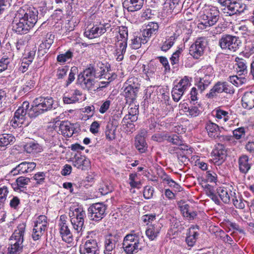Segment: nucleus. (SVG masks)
Instances as JSON below:
<instances>
[{
	"label": "nucleus",
	"mask_w": 254,
	"mask_h": 254,
	"mask_svg": "<svg viewBox=\"0 0 254 254\" xmlns=\"http://www.w3.org/2000/svg\"><path fill=\"white\" fill-rule=\"evenodd\" d=\"M207 44L205 38L200 37L196 39L195 43L190 47L189 53L195 59H198L204 52Z\"/></svg>",
	"instance_id": "obj_14"
},
{
	"label": "nucleus",
	"mask_w": 254,
	"mask_h": 254,
	"mask_svg": "<svg viewBox=\"0 0 254 254\" xmlns=\"http://www.w3.org/2000/svg\"><path fill=\"white\" fill-rule=\"evenodd\" d=\"M9 63L8 58H2L0 60V72L4 71L7 68V65Z\"/></svg>",
	"instance_id": "obj_63"
},
{
	"label": "nucleus",
	"mask_w": 254,
	"mask_h": 254,
	"mask_svg": "<svg viewBox=\"0 0 254 254\" xmlns=\"http://www.w3.org/2000/svg\"><path fill=\"white\" fill-rule=\"evenodd\" d=\"M158 59H159L160 63H161L165 68V70L166 71H169L170 70V67L167 59L166 57L162 56L158 57Z\"/></svg>",
	"instance_id": "obj_61"
},
{
	"label": "nucleus",
	"mask_w": 254,
	"mask_h": 254,
	"mask_svg": "<svg viewBox=\"0 0 254 254\" xmlns=\"http://www.w3.org/2000/svg\"><path fill=\"white\" fill-rule=\"evenodd\" d=\"M234 89L231 85L226 82H217L206 94L208 98H212L216 96L217 94L225 92L229 94H233Z\"/></svg>",
	"instance_id": "obj_15"
},
{
	"label": "nucleus",
	"mask_w": 254,
	"mask_h": 254,
	"mask_svg": "<svg viewBox=\"0 0 254 254\" xmlns=\"http://www.w3.org/2000/svg\"><path fill=\"white\" fill-rule=\"evenodd\" d=\"M167 137V132L156 134L152 136V138L153 140L159 142L166 140Z\"/></svg>",
	"instance_id": "obj_55"
},
{
	"label": "nucleus",
	"mask_w": 254,
	"mask_h": 254,
	"mask_svg": "<svg viewBox=\"0 0 254 254\" xmlns=\"http://www.w3.org/2000/svg\"><path fill=\"white\" fill-rule=\"evenodd\" d=\"M190 85V80L187 76H185L182 78L172 90V96L173 100L176 102H178Z\"/></svg>",
	"instance_id": "obj_13"
},
{
	"label": "nucleus",
	"mask_w": 254,
	"mask_h": 254,
	"mask_svg": "<svg viewBox=\"0 0 254 254\" xmlns=\"http://www.w3.org/2000/svg\"><path fill=\"white\" fill-rule=\"evenodd\" d=\"M119 239L120 237L117 235L110 234L107 235L104 241V254H112Z\"/></svg>",
	"instance_id": "obj_19"
},
{
	"label": "nucleus",
	"mask_w": 254,
	"mask_h": 254,
	"mask_svg": "<svg viewBox=\"0 0 254 254\" xmlns=\"http://www.w3.org/2000/svg\"><path fill=\"white\" fill-rule=\"evenodd\" d=\"M236 70L239 75H245L248 73V62L242 58L236 57L235 59Z\"/></svg>",
	"instance_id": "obj_26"
},
{
	"label": "nucleus",
	"mask_w": 254,
	"mask_h": 254,
	"mask_svg": "<svg viewBox=\"0 0 254 254\" xmlns=\"http://www.w3.org/2000/svg\"><path fill=\"white\" fill-rule=\"evenodd\" d=\"M36 166V163L33 162H23L13 169L11 173L13 175L29 173L35 168Z\"/></svg>",
	"instance_id": "obj_20"
},
{
	"label": "nucleus",
	"mask_w": 254,
	"mask_h": 254,
	"mask_svg": "<svg viewBox=\"0 0 254 254\" xmlns=\"http://www.w3.org/2000/svg\"><path fill=\"white\" fill-rule=\"evenodd\" d=\"M214 112H215V116L218 119H222L225 122H227L229 119L228 112L220 109H217Z\"/></svg>",
	"instance_id": "obj_48"
},
{
	"label": "nucleus",
	"mask_w": 254,
	"mask_h": 254,
	"mask_svg": "<svg viewBox=\"0 0 254 254\" xmlns=\"http://www.w3.org/2000/svg\"><path fill=\"white\" fill-rule=\"evenodd\" d=\"M138 112L137 108H130L129 110L128 114L125 116L123 119V121L125 123H127L128 127H130L132 128L134 126L131 123L134 122L137 120V114Z\"/></svg>",
	"instance_id": "obj_29"
},
{
	"label": "nucleus",
	"mask_w": 254,
	"mask_h": 254,
	"mask_svg": "<svg viewBox=\"0 0 254 254\" xmlns=\"http://www.w3.org/2000/svg\"><path fill=\"white\" fill-rule=\"evenodd\" d=\"M55 36L51 33H48L45 36L44 42H43L40 45L39 51L40 49L43 48H49L50 46L53 44Z\"/></svg>",
	"instance_id": "obj_44"
},
{
	"label": "nucleus",
	"mask_w": 254,
	"mask_h": 254,
	"mask_svg": "<svg viewBox=\"0 0 254 254\" xmlns=\"http://www.w3.org/2000/svg\"><path fill=\"white\" fill-rule=\"evenodd\" d=\"M68 68L67 66H64L59 67L57 72V76L58 79L63 78L66 74Z\"/></svg>",
	"instance_id": "obj_57"
},
{
	"label": "nucleus",
	"mask_w": 254,
	"mask_h": 254,
	"mask_svg": "<svg viewBox=\"0 0 254 254\" xmlns=\"http://www.w3.org/2000/svg\"><path fill=\"white\" fill-rule=\"evenodd\" d=\"M225 7L222 9L223 12L229 15H233L243 12L247 9L246 4L240 0H233L228 1L227 4H222Z\"/></svg>",
	"instance_id": "obj_12"
},
{
	"label": "nucleus",
	"mask_w": 254,
	"mask_h": 254,
	"mask_svg": "<svg viewBox=\"0 0 254 254\" xmlns=\"http://www.w3.org/2000/svg\"><path fill=\"white\" fill-rule=\"evenodd\" d=\"M47 224L48 222L47 221L46 216L45 215H40L37 218L35 221L34 227L46 230Z\"/></svg>",
	"instance_id": "obj_43"
},
{
	"label": "nucleus",
	"mask_w": 254,
	"mask_h": 254,
	"mask_svg": "<svg viewBox=\"0 0 254 254\" xmlns=\"http://www.w3.org/2000/svg\"><path fill=\"white\" fill-rule=\"evenodd\" d=\"M45 178V175L43 172H39L33 176L34 180L37 181L38 184H41L44 183Z\"/></svg>",
	"instance_id": "obj_59"
},
{
	"label": "nucleus",
	"mask_w": 254,
	"mask_h": 254,
	"mask_svg": "<svg viewBox=\"0 0 254 254\" xmlns=\"http://www.w3.org/2000/svg\"><path fill=\"white\" fill-rule=\"evenodd\" d=\"M168 137L166 138V140L169 142L172 143L174 145L180 146V149L181 150H188V146H185L183 145V141L179 135L176 134H171L167 132Z\"/></svg>",
	"instance_id": "obj_33"
},
{
	"label": "nucleus",
	"mask_w": 254,
	"mask_h": 254,
	"mask_svg": "<svg viewBox=\"0 0 254 254\" xmlns=\"http://www.w3.org/2000/svg\"><path fill=\"white\" fill-rule=\"evenodd\" d=\"M60 131L64 136L69 137L73 135L74 128L70 122L64 121L60 124Z\"/></svg>",
	"instance_id": "obj_27"
},
{
	"label": "nucleus",
	"mask_w": 254,
	"mask_h": 254,
	"mask_svg": "<svg viewBox=\"0 0 254 254\" xmlns=\"http://www.w3.org/2000/svg\"><path fill=\"white\" fill-rule=\"evenodd\" d=\"M77 69L76 67H72L70 69V71L69 74L68 80L67 81L66 85H68L70 84L75 79V74Z\"/></svg>",
	"instance_id": "obj_60"
},
{
	"label": "nucleus",
	"mask_w": 254,
	"mask_h": 254,
	"mask_svg": "<svg viewBox=\"0 0 254 254\" xmlns=\"http://www.w3.org/2000/svg\"><path fill=\"white\" fill-rule=\"evenodd\" d=\"M24 148L25 151L28 153L34 154L40 152L42 151L41 146L34 141L26 143L24 146Z\"/></svg>",
	"instance_id": "obj_35"
},
{
	"label": "nucleus",
	"mask_w": 254,
	"mask_h": 254,
	"mask_svg": "<svg viewBox=\"0 0 254 254\" xmlns=\"http://www.w3.org/2000/svg\"><path fill=\"white\" fill-rule=\"evenodd\" d=\"M30 36L27 35H24L20 38H18V40L16 43V49L20 50L22 47L25 45L30 40Z\"/></svg>",
	"instance_id": "obj_51"
},
{
	"label": "nucleus",
	"mask_w": 254,
	"mask_h": 254,
	"mask_svg": "<svg viewBox=\"0 0 254 254\" xmlns=\"http://www.w3.org/2000/svg\"><path fill=\"white\" fill-rule=\"evenodd\" d=\"M176 32L183 31H192L190 23L189 21L179 23L177 25Z\"/></svg>",
	"instance_id": "obj_49"
},
{
	"label": "nucleus",
	"mask_w": 254,
	"mask_h": 254,
	"mask_svg": "<svg viewBox=\"0 0 254 254\" xmlns=\"http://www.w3.org/2000/svg\"><path fill=\"white\" fill-rule=\"evenodd\" d=\"M212 77L209 75H205L203 77L199 78L197 83L195 84L200 92L203 91L211 83Z\"/></svg>",
	"instance_id": "obj_34"
},
{
	"label": "nucleus",
	"mask_w": 254,
	"mask_h": 254,
	"mask_svg": "<svg viewBox=\"0 0 254 254\" xmlns=\"http://www.w3.org/2000/svg\"><path fill=\"white\" fill-rule=\"evenodd\" d=\"M211 155V160L214 164L218 166L221 165L225 161L227 156V152L224 146L220 143L216 145Z\"/></svg>",
	"instance_id": "obj_17"
},
{
	"label": "nucleus",
	"mask_w": 254,
	"mask_h": 254,
	"mask_svg": "<svg viewBox=\"0 0 254 254\" xmlns=\"http://www.w3.org/2000/svg\"><path fill=\"white\" fill-rule=\"evenodd\" d=\"M38 14V10L33 7L24 5L20 7L16 15L19 22L13 26V30L15 32L30 30L37 21Z\"/></svg>",
	"instance_id": "obj_1"
},
{
	"label": "nucleus",
	"mask_w": 254,
	"mask_h": 254,
	"mask_svg": "<svg viewBox=\"0 0 254 254\" xmlns=\"http://www.w3.org/2000/svg\"><path fill=\"white\" fill-rule=\"evenodd\" d=\"M159 25L157 23L150 22L144 25V32H155L158 30Z\"/></svg>",
	"instance_id": "obj_52"
},
{
	"label": "nucleus",
	"mask_w": 254,
	"mask_h": 254,
	"mask_svg": "<svg viewBox=\"0 0 254 254\" xmlns=\"http://www.w3.org/2000/svg\"><path fill=\"white\" fill-rule=\"evenodd\" d=\"M69 216L74 231L76 233L82 232L86 217L85 211L82 208H71L69 210Z\"/></svg>",
	"instance_id": "obj_7"
},
{
	"label": "nucleus",
	"mask_w": 254,
	"mask_h": 254,
	"mask_svg": "<svg viewBox=\"0 0 254 254\" xmlns=\"http://www.w3.org/2000/svg\"><path fill=\"white\" fill-rule=\"evenodd\" d=\"M245 134V129L244 127H239L233 131L234 136L237 139L242 138Z\"/></svg>",
	"instance_id": "obj_58"
},
{
	"label": "nucleus",
	"mask_w": 254,
	"mask_h": 254,
	"mask_svg": "<svg viewBox=\"0 0 254 254\" xmlns=\"http://www.w3.org/2000/svg\"><path fill=\"white\" fill-rule=\"evenodd\" d=\"M152 33H135L133 39L132 40L131 47L134 49L139 48L142 44H145Z\"/></svg>",
	"instance_id": "obj_21"
},
{
	"label": "nucleus",
	"mask_w": 254,
	"mask_h": 254,
	"mask_svg": "<svg viewBox=\"0 0 254 254\" xmlns=\"http://www.w3.org/2000/svg\"><path fill=\"white\" fill-rule=\"evenodd\" d=\"M154 188L151 186H146L144 188L143 196L145 199H150L153 196Z\"/></svg>",
	"instance_id": "obj_54"
},
{
	"label": "nucleus",
	"mask_w": 254,
	"mask_h": 254,
	"mask_svg": "<svg viewBox=\"0 0 254 254\" xmlns=\"http://www.w3.org/2000/svg\"><path fill=\"white\" fill-rule=\"evenodd\" d=\"M54 100L52 97H40L35 99L33 102L31 108V115L35 117L43 114L44 112L53 108Z\"/></svg>",
	"instance_id": "obj_6"
},
{
	"label": "nucleus",
	"mask_w": 254,
	"mask_h": 254,
	"mask_svg": "<svg viewBox=\"0 0 254 254\" xmlns=\"http://www.w3.org/2000/svg\"><path fill=\"white\" fill-rule=\"evenodd\" d=\"M199 234L194 230V228L190 229L186 242L190 247H192L195 243Z\"/></svg>",
	"instance_id": "obj_39"
},
{
	"label": "nucleus",
	"mask_w": 254,
	"mask_h": 254,
	"mask_svg": "<svg viewBox=\"0 0 254 254\" xmlns=\"http://www.w3.org/2000/svg\"><path fill=\"white\" fill-rule=\"evenodd\" d=\"M144 0H125L123 6L128 11L134 12L140 9L144 3Z\"/></svg>",
	"instance_id": "obj_23"
},
{
	"label": "nucleus",
	"mask_w": 254,
	"mask_h": 254,
	"mask_svg": "<svg viewBox=\"0 0 254 254\" xmlns=\"http://www.w3.org/2000/svg\"><path fill=\"white\" fill-rule=\"evenodd\" d=\"M95 234L94 232H91L90 235ZM80 253L81 254H99V249L97 242L92 236H88L85 242L80 246Z\"/></svg>",
	"instance_id": "obj_11"
},
{
	"label": "nucleus",
	"mask_w": 254,
	"mask_h": 254,
	"mask_svg": "<svg viewBox=\"0 0 254 254\" xmlns=\"http://www.w3.org/2000/svg\"><path fill=\"white\" fill-rule=\"evenodd\" d=\"M102 71L104 72L105 69L93 66L89 67L79 74L77 81L83 89L92 90L95 83V78L100 77L102 75Z\"/></svg>",
	"instance_id": "obj_2"
},
{
	"label": "nucleus",
	"mask_w": 254,
	"mask_h": 254,
	"mask_svg": "<svg viewBox=\"0 0 254 254\" xmlns=\"http://www.w3.org/2000/svg\"><path fill=\"white\" fill-rule=\"evenodd\" d=\"M217 193L221 200L225 203H229L231 197L232 193L235 192L228 190L224 187H219L217 189Z\"/></svg>",
	"instance_id": "obj_32"
},
{
	"label": "nucleus",
	"mask_w": 254,
	"mask_h": 254,
	"mask_svg": "<svg viewBox=\"0 0 254 254\" xmlns=\"http://www.w3.org/2000/svg\"><path fill=\"white\" fill-rule=\"evenodd\" d=\"M134 145L135 148L141 153H144L147 150V143L145 140L141 137H135Z\"/></svg>",
	"instance_id": "obj_40"
},
{
	"label": "nucleus",
	"mask_w": 254,
	"mask_h": 254,
	"mask_svg": "<svg viewBox=\"0 0 254 254\" xmlns=\"http://www.w3.org/2000/svg\"><path fill=\"white\" fill-rule=\"evenodd\" d=\"M15 141L14 136L11 134L0 135V150H4L7 145L13 144Z\"/></svg>",
	"instance_id": "obj_30"
},
{
	"label": "nucleus",
	"mask_w": 254,
	"mask_h": 254,
	"mask_svg": "<svg viewBox=\"0 0 254 254\" xmlns=\"http://www.w3.org/2000/svg\"><path fill=\"white\" fill-rule=\"evenodd\" d=\"M143 237L140 232L131 231L127 235L123 241V248L127 254H134L143 247Z\"/></svg>",
	"instance_id": "obj_3"
},
{
	"label": "nucleus",
	"mask_w": 254,
	"mask_h": 254,
	"mask_svg": "<svg viewBox=\"0 0 254 254\" xmlns=\"http://www.w3.org/2000/svg\"><path fill=\"white\" fill-rule=\"evenodd\" d=\"M204 189L206 194L208 197L214 201L216 204L218 205L220 204V200L218 198L217 195L215 193V190L214 187L209 184H206L204 186Z\"/></svg>",
	"instance_id": "obj_36"
},
{
	"label": "nucleus",
	"mask_w": 254,
	"mask_h": 254,
	"mask_svg": "<svg viewBox=\"0 0 254 254\" xmlns=\"http://www.w3.org/2000/svg\"><path fill=\"white\" fill-rule=\"evenodd\" d=\"M73 165L77 169L85 170L90 166V161L85 156L76 155L72 160Z\"/></svg>",
	"instance_id": "obj_22"
},
{
	"label": "nucleus",
	"mask_w": 254,
	"mask_h": 254,
	"mask_svg": "<svg viewBox=\"0 0 254 254\" xmlns=\"http://www.w3.org/2000/svg\"><path fill=\"white\" fill-rule=\"evenodd\" d=\"M206 177L208 181L210 182H216L217 180V175L213 172L207 171Z\"/></svg>",
	"instance_id": "obj_62"
},
{
	"label": "nucleus",
	"mask_w": 254,
	"mask_h": 254,
	"mask_svg": "<svg viewBox=\"0 0 254 254\" xmlns=\"http://www.w3.org/2000/svg\"><path fill=\"white\" fill-rule=\"evenodd\" d=\"M219 11L214 6L206 7L200 16L201 23L198 26L201 29H206L214 25L219 19Z\"/></svg>",
	"instance_id": "obj_5"
},
{
	"label": "nucleus",
	"mask_w": 254,
	"mask_h": 254,
	"mask_svg": "<svg viewBox=\"0 0 254 254\" xmlns=\"http://www.w3.org/2000/svg\"><path fill=\"white\" fill-rule=\"evenodd\" d=\"M238 164L240 172L244 174H246L251 168L249 157L246 155H243L239 157Z\"/></svg>",
	"instance_id": "obj_28"
},
{
	"label": "nucleus",
	"mask_w": 254,
	"mask_h": 254,
	"mask_svg": "<svg viewBox=\"0 0 254 254\" xmlns=\"http://www.w3.org/2000/svg\"><path fill=\"white\" fill-rule=\"evenodd\" d=\"M106 207L101 203L93 204L88 208L89 218L95 222L102 220L105 216Z\"/></svg>",
	"instance_id": "obj_10"
},
{
	"label": "nucleus",
	"mask_w": 254,
	"mask_h": 254,
	"mask_svg": "<svg viewBox=\"0 0 254 254\" xmlns=\"http://www.w3.org/2000/svg\"><path fill=\"white\" fill-rule=\"evenodd\" d=\"M30 181V179L28 178L24 177H18L16 180V184H13V188L16 190H21V189L24 188V186L27 185Z\"/></svg>",
	"instance_id": "obj_42"
},
{
	"label": "nucleus",
	"mask_w": 254,
	"mask_h": 254,
	"mask_svg": "<svg viewBox=\"0 0 254 254\" xmlns=\"http://www.w3.org/2000/svg\"><path fill=\"white\" fill-rule=\"evenodd\" d=\"M246 80L244 77H239L237 75L230 76L229 77V81L236 87L242 85Z\"/></svg>",
	"instance_id": "obj_45"
},
{
	"label": "nucleus",
	"mask_w": 254,
	"mask_h": 254,
	"mask_svg": "<svg viewBox=\"0 0 254 254\" xmlns=\"http://www.w3.org/2000/svg\"><path fill=\"white\" fill-rule=\"evenodd\" d=\"M124 95L127 102L132 103L136 98L138 89L123 86Z\"/></svg>",
	"instance_id": "obj_31"
},
{
	"label": "nucleus",
	"mask_w": 254,
	"mask_h": 254,
	"mask_svg": "<svg viewBox=\"0 0 254 254\" xmlns=\"http://www.w3.org/2000/svg\"><path fill=\"white\" fill-rule=\"evenodd\" d=\"M116 128L112 125H108L106 127L105 135L106 138L109 140H112L116 137Z\"/></svg>",
	"instance_id": "obj_46"
},
{
	"label": "nucleus",
	"mask_w": 254,
	"mask_h": 254,
	"mask_svg": "<svg viewBox=\"0 0 254 254\" xmlns=\"http://www.w3.org/2000/svg\"><path fill=\"white\" fill-rule=\"evenodd\" d=\"M73 57V53L70 50L67 51L64 54H62L58 56L57 61L60 63H64L70 60Z\"/></svg>",
	"instance_id": "obj_50"
},
{
	"label": "nucleus",
	"mask_w": 254,
	"mask_h": 254,
	"mask_svg": "<svg viewBox=\"0 0 254 254\" xmlns=\"http://www.w3.org/2000/svg\"><path fill=\"white\" fill-rule=\"evenodd\" d=\"M162 225L159 222L150 225L146 230V236L151 241L155 240L158 237Z\"/></svg>",
	"instance_id": "obj_24"
},
{
	"label": "nucleus",
	"mask_w": 254,
	"mask_h": 254,
	"mask_svg": "<svg viewBox=\"0 0 254 254\" xmlns=\"http://www.w3.org/2000/svg\"><path fill=\"white\" fill-rule=\"evenodd\" d=\"M127 36L128 33H119V35L117 36V46H119L116 50L118 61H121L124 58V54L127 47Z\"/></svg>",
	"instance_id": "obj_18"
},
{
	"label": "nucleus",
	"mask_w": 254,
	"mask_h": 254,
	"mask_svg": "<svg viewBox=\"0 0 254 254\" xmlns=\"http://www.w3.org/2000/svg\"><path fill=\"white\" fill-rule=\"evenodd\" d=\"M26 225L20 224L9 239L7 254H20L23 249L24 235Z\"/></svg>",
	"instance_id": "obj_4"
},
{
	"label": "nucleus",
	"mask_w": 254,
	"mask_h": 254,
	"mask_svg": "<svg viewBox=\"0 0 254 254\" xmlns=\"http://www.w3.org/2000/svg\"><path fill=\"white\" fill-rule=\"evenodd\" d=\"M59 225L60 234L63 240L68 243H71L73 241V235L68 227L65 215L60 216Z\"/></svg>",
	"instance_id": "obj_16"
},
{
	"label": "nucleus",
	"mask_w": 254,
	"mask_h": 254,
	"mask_svg": "<svg viewBox=\"0 0 254 254\" xmlns=\"http://www.w3.org/2000/svg\"><path fill=\"white\" fill-rule=\"evenodd\" d=\"M155 218V214H149L142 216L141 219L144 222H146L147 224H148V223L151 222L152 221L154 220Z\"/></svg>",
	"instance_id": "obj_64"
},
{
	"label": "nucleus",
	"mask_w": 254,
	"mask_h": 254,
	"mask_svg": "<svg viewBox=\"0 0 254 254\" xmlns=\"http://www.w3.org/2000/svg\"><path fill=\"white\" fill-rule=\"evenodd\" d=\"M242 106L247 109L254 107V91L247 92L244 94L242 99Z\"/></svg>",
	"instance_id": "obj_25"
},
{
	"label": "nucleus",
	"mask_w": 254,
	"mask_h": 254,
	"mask_svg": "<svg viewBox=\"0 0 254 254\" xmlns=\"http://www.w3.org/2000/svg\"><path fill=\"white\" fill-rule=\"evenodd\" d=\"M46 230L34 227L32 237L34 241L39 240Z\"/></svg>",
	"instance_id": "obj_53"
},
{
	"label": "nucleus",
	"mask_w": 254,
	"mask_h": 254,
	"mask_svg": "<svg viewBox=\"0 0 254 254\" xmlns=\"http://www.w3.org/2000/svg\"><path fill=\"white\" fill-rule=\"evenodd\" d=\"M205 128L209 136L211 137H215V136H218L217 134L219 130V127L217 124L209 122L206 124Z\"/></svg>",
	"instance_id": "obj_38"
},
{
	"label": "nucleus",
	"mask_w": 254,
	"mask_h": 254,
	"mask_svg": "<svg viewBox=\"0 0 254 254\" xmlns=\"http://www.w3.org/2000/svg\"><path fill=\"white\" fill-rule=\"evenodd\" d=\"M241 44L239 38L236 36L226 35L219 40V45L222 49L228 50L230 52H236Z\"/></svg>",
	"instance_id": "obj_9"
},
{
	"label": "nucleus",
	"mask_w": 254,
	"mask_h": 254,
	"mask_svg": "<svg viewBox=\"0 0 254 254\" xmlns=\"http://www.w3.org/2000/svg\"><path fill=\"white\" fill-rule=\"evenodd\" d=\"M124 85L137 89H139L140 87V84L138 82V79L135 77L129 78L124 83Z\"/></svg>",
	"instance_id": "obj_47"
},
{
	"label": "nucleus",
	"mask_w": 254,
	"mask_h": 254,
	"mask_svg": "<svg viewBox=\"0 0 254 254\" xmlns=\"http://www.w3.org/2000/svg\"><path fill=\"white\" fill-rule=\"evenodd\" d=\"M185 109L186 110L185 112H186L187 116L193 118L198 116L200 113H201V110L200 109V106L199 105L196 106H191L190 107H185Z\"/></svg>",
	"instance_id": "obj_41"
},
{
	"label": "nucleus",
	"mask_w": 254,
	"mask_h": 254,
	"mask_svg": "<svg viewBox=\"0 0 254 254\" xmlns=\"http://www.w3.org/2000/svg\"><path fill=\"white\" fill-rule=\"evenodd\" d=\"M29 107V103L24 102L21 107L18 108L14 113V116L10 121L11 126L16 128L21 127L22 125L27 126L28 123H25L27 119V109Z\"/></svg>",
	"instance_id": "obj_8"
},
{
	"label": "nucleus",
	"mask_w": 254,
	"mask_h": 254,
	"mask_svg": "<svg viewBox=\"0 0 254 254\" xmlns=\"http://www.w3.org/2000/svg\"><path fill=\"white\" fill-rule=\"evenodd\" d=\"M231 194L233 204L236 208L241 209H244L245 207V202H246V201L244 200L239 194H237L236 192Z\"/></svg>",
	"instance_id": "obj_37"
},
{
	"label": "nucleus",
	"mask_w": 254,
	"mask_h": 254,
	"mask_svg": "<svg viewBox=\"0 0 254 254\" xmlns=\"http://www.w3.org/2000/svg\"><path fill=\"white\" fill-rule=\"evenodd\" d=\"M36 50L37 48L36 46L33 47L32 50L28 49L25 50V53L24 54V57L33 60L35 56Z\"/></svg>",
	"instance_id": "obj_56"
}]
</instances>
